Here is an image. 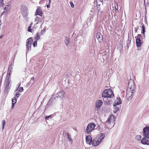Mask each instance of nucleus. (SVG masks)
Here are the masks:
<instances>
[{
    "label": "nucleus",
    "mask_w": 149,
    "mask_h": 149,
    "mask_svg": "<svg viewBox=\"0 0 149 149\" xmlns=\"http://www.w3.org/2000/svg\"><path fill=\"white\" fill-rule=\"evenodd\" d=\"M113 96L114 94L111 88L105 90L102 92V96L103 97L111 98Z\"/></svg>",
    "instance_id": "f257e3e1"
},
{
    "label": "nucleus",
    "mask_w": 149,
    "mask_h": 149,
    "mask_svg": "<svg viewBox=\"0 0 149 149\" xmlns=\"http://www.w3.org/2000/svg\"><path fill=\"white\" fill-rule=\"evenodd\" d=\"M5 79L4 84L5 87L4 92L5 93H7L9 91L11 86L12 82L11 79Z\"/></svg>",
    "instance_id": "f03ea898"
},
{
    "label": "nucleus",
    "mask_w": 149,
    "mask_h": 149,
    "mask_svg": "<svg viewBox=\"0 0 149 149\" xmlns=\"http://www.w3.org/2000/svg\"><path fill=\"white\" fill-rule=\"evenodd\" d=\"M21 12L24 18L26 19L28 15V10L27 8L24 5H22L20 8Z\"/></svg>",
    "instance_id": "7ed1b4c3"
},
{
    "label": "nucleus",
    "mask_w": 149,
    "mask_h": 149,
    "mask_svg": "<svg viewBox=\"0 0 149 149\" xmlns=\"http://www.w3.org/2000/svg\"><path fill=\"white\" fill-rule=\"evenodd\" d=\"M128 85L130 91L135 92V89L136 86L133 79H130L129 80Z\"/></svg>",
    "instance_id": "20e7f679"
},
{
    "label": "nucleus",
    "mask_w": 149,
    "mask_h": 149,
    "mask_svg": "<svg viewBox=\"0 0 149 149\" xmlns=\"http://www.w3.org/2000/svg\"><path fill=\"white\" fill-rule=\"evenodd\" d=\"M96 125L94 123H90L88 124L86 128V132L87 134L91 132L94 129Z\"/></svg>",
    "instance_id": "39448f33"
},
{
    "label": "nucleus",
    "mask_w": 149,
    "mask_h": 149,
    "mask_svg": "<svg viewBox=\"0 0 149 149\" xmlns=\"http://www.w3.org/2000/svg\"><path fill=\"white\" fill-rule=\"evenodd\" d=\"M141 38L142 40L143 39V38L142 37L141 34H138L135 37L136 40V45L137 47H139L141 46L142 43Z\"/></svg>",
    "instance_id": "423d86ee"
},
{
    "label": "nucleus",
    "mask_w": 149,
    "mask_h": 149,
    "mask_svg": "<svg viewBox=\"0 0 149 149\" xmlns=\"http://www.w3.org/2000/svg\"><path fill=\"white\" fill-rule=\"evenodd\" d=\"M134 93L135 92L130 91L129 90H127L126 97L128 100L130 101L132 99Z\"/></svg>",
    "instance_id": "0eeeda50"
},
{
    "label": "nucleus",
    "mask_w": 149,
    "mask_h": 149,
    "mask_svg": "<svg viewBox=\"0 0 149 149\" xmlns=\"http://www.w3.org/2000/svg\"><path fill=\"white\" fill-rule=\"evenodd\" d=\"M33 40L32 37H31L27 40L26 46V48L28 49V51L31 50V47Z\"/></svg>",
    "instance_id": "6e6552de"
},
{
    "label": "nucleus",
    "mask_w": 149,
    "mask_h": 149,
    "mask_svg": "<svg viewBox=\"0 0 149 149\" xmlns=\"http://www.w3.org/2000/svg\"><path fill=\"white\" fill-rule=\"evenodd\" d=\"M57 100L56 97L54 96V95L52 96L51 97L49 100L48 103L46 106V108L48 107L49 106H51L52 105V103L53 102H55V100Z\"/></svg>",
    "instance_id": "1a4fd4ad"
},
{
    "label": "nucleus",
    "mask_w": 149,
    "mask_h": 149,
    "mask_svg": "<svg viewBox=\"0 0 149 149\" xmlns=\"http://www.w3.org/2000/svg\"><path fill=\"white\" fill-rule=\"evenodd\" d=\"M143 136L145 137L149 136V126H146L143 129Z\"/></svg>",
    "instance_id": "9d476101"
},
{
    "label": "nucleus",
    "mask_w": 149,
    "mask_h": 149,
    "mask_svg": "<svg viewBox=\"0 0 149 149\" xmlns=\"http://www.w3.org/2000/svg\"><path fill=\"white\" fill-rule=\"evenodd\" d=\"M65 95V93L63 91H61L59 92L55 95H54V96L56 97V100L58 98H60L61 100L63 98Z\"/></svg>",
    "instance_id": "9b49d317"
},
{
    "label": "nucleus",
    "mask_w": 149,
    "mask_h": 149,
    "mask_svg": "<svg viewBox=\"0 0 149 149\" xmlns=\"http://www.w3.org/2000/svg\"><path fill=\"white\" fill-rule=\"evenodd\" d=\"M100 143L101 142L97 138H95L92 141V144L93 146H96L99 145Z\"/></svg>",
    "instance_id": "f8f14e48"
},
{
    "label": "nucleus",
    "mask_w": 149,
    "mask_h": 149,
    "mask_svg": "<svg viewBox=\"0 0 149 149\" xmlns=\"http://www.w3.org/2000/svg\"><path fill=\"white\" fill-rule=\"evenodd\" d=\"M42 10L41 9V8L40 7H38L36 12L35 14V15H39L40 16H42Z\"/></svg>",
    "instance_id": "ddd939ff"
},
{
    "label": "nucleus",
    "mask_w": 149,
    "mask_h": 149,
    "mask_svg": "<svg viewBox=\"0 0 149 149\" xmlns=\"http://www.w3.org/2000/svg\"><path fill=\"white\" fill-rule=\"evenodd\" d=\"M102 104L103 102L102 100H98L96 102L95 107H96L97 108V109H99L102 105Z\"/></svg>",
    "instance_id": "4468645a"
},
{
    "label": "nucleus",
    "mask_w": 149,
    "mask_h": 149,
    "mask_svg": "<svg viewBox=\"0 0 149 149\" xmlns=\"http://www.w3.org/2000/svg\"><path fill=\"white\" fill-rule=\"evenodd\" d=\"M104 133H101L97 135L96 138H97L98 139L101 143L104 137Z\"/></svg>",
    "instance_id": "2eb2a0df"
},
{
    "label": "nucleus",
    "mask_w": 149,
    "mask_h": 149,
    "mask_svg": "<svg viewBox=\"0 0 149 149\" xmlns=\"http://www.w3.org/2000/svg\"><path fill=\"white\" fill-rule=\"evenodd\" d=\"M96 37L100 42H101L102 41L103 39L102 36L100 33H97L96 34Z\"/></svg>",
    "instance_id": "dca6fc26"
},
{
    "label": "nucleus",
    "mask_w": 149,
    "mask_h": 149,
    "mask_svg": "<svg viewBox=\"0 0 149 149\" xmlns=\"http://www.w3.org/2000/svg\"><path fill=\"white\" fill-rule=\"evenodd\" d=\"M86 143L89 145L92 143V140L90 136H86Z\"/></svg>",
    "instance_id": "f3484780"
},
{
    "label": "nucleus",
    "mask_w": 149,
    "mask_h": 149,
    "mask_svg": "<svg viewBox=\"0 0 149 149\" xmlns=\"http://www.w3.org/2000/svg\"><path fill=\"white\" fill-rule=\"evenodd\" d=\"M141 143L143 144L144 145H147V144L145 143H148L149 142V140H148V139H147L146 138L144 137L141 141Z\"/></svg>",
    "instance_id": "a211bd4d"
},
{
    "label": "nucleus",
    "mask_w": 149,
    "mask_h": 149,
    "mask_svg": "<svg viewBox=\"0 0 149 149\" xmlns=\"http://www.w3.org/2000/svg\"><path fill=\"white\" fill-rule=\"evenodd\" d=\"M11 8V5L10 4L6 6L4 9L5 11V13L8 12L10 9Z\"/></svg>",
    "instance_id": "6ab92c4d"
},
{
    "label": "nucleus",
    "mask_w": 149,
    "mask_h": 149,
    "mask_svg": "<svg viewBox=\"0 0 149 149\" xmlns=\"http://www.w3.org/2000/svg\"><path fill=\"white\" fill-rule=\"evenodd\" d=\"M117 102L116 103H115V104H113V106L114 107H115L117 105H119L121 103V100L120 97L117 98Z\"/></svg>",
    "instance_id": "aec40b11"
},
{
    "label": "nucleus",
    "mask_w": 149,
    "mask_h": 149,
    "mask_svg": "<svg viewBox=\"0 0 149 149\" xmlns=\"http://www.w3.org/2000/svg\"><path fill=\"white\" fill-rule=\"evenodd\" d=\"M40 36H41L40 34V33L39 32H37L35 36V40H38L40 39Z\"/></svg>",
    "instance_id": "412c9836"
},
{
    "label": "nucleus",
    "mask_w": 149,
    "mask_h": 149,
    "mask_svg": "<svg viewBox=\"0 0 149 149\" xmlns=\"http://www.w3.org/2000/svg\"><path fill=\"white\" fill-rule=\"evenodd\" d=\"M102 1V0H97V6H100V5L101 4H103Z\"/></svg>",
    "instance_id": "4be33fe9"
},
{
    "label": "nucleus",
    "mask_w": 149,
    "mask_h": 149,
    "mask_svg": "<svg viewBox=\"0 0 149 149\" xmlns=\"http://www.w3.org/2000/svg\"><path fill=\"white\" fill-rule=\"evenodd\" d=\"M114 109L113 111V113H116L119 110V107L116 106L114 107Z\"/></svg>",
    "instance_id": "5701e85b"
},
{
    "label": "nucleus",
    "mask_w": 149,
    "mask_h": 149,
    "mask_svg": "<svg viewBox=\"0 0 149 149\" xmlns=\"http://www.w3.org/2000/svg\"><path fill=\"white\" fill-rule=\"evenodd\" d=\"M69 38L67 37H66L65 39V42L66 44V45L68 46V43L69 42Z\"/></svg>",
    "instance_id": "b1692460"
},
{
    "label": "nucleus",
    "mask_w": 149,
    "mask_h": 149,
    "mask_svg": "<svg viewBox=\"0 0 149 149\" xmlns=\"http://www.w3.org/2000/svg\"><path fill=\"white\" fill-rule=\"evenodd\" d=\"M13 65L12 64H11L9 66L8 68V72H11L12 71V69L13 67Z\"/></svg>",
    "instance_id": "393cba45"
},
{
    "label": "nucleus",
    "mask_w": 149,
    "mask_h": 149,
    "mask_svg": "<svg viewBox=\"0 0 149 149\" xmlns=\"http://www.w3.org/2000/svg\"><path fill=\"white\" fill-rule=\"evenodd\" d=\"M17 100V99L16 97H13L12 101V104L13 105H14L16 103Z\"/></svg>",
    "instance_id": "a878e982"
},
{
    "label": "nucleus",
    "mask_w": 149,
    "mask_h": 149,
    "mask_svg": "<svg viewBox=\"0 0 149 149\" xmlns=\"http://www.w3.org/2000/svg\"><path fill=\"white\" fill-rule=\"evenodd\" d=\"M11 72H8V71L7 76L6 77V79H10V74Z\"/></svg>",
    "instance_id": "bb28decb"
},
{
    "label": "nucleus",
    "mask_w": 149,
    "mask_h": 149,
    "mask_svg": "<svg viewBox=\"0 0 149 149\" xmlns=\"http://www.w3.org/2000/svg\"><path fill=\"white\" fill-rule=\"evenodd\" d=\"M142 30L141 31V33L142 34H144L145 33V28L144 26V25L143 24H142Z\"/></svg>",
    "instance_id": "cd10ccee"
},
{
    "label": "nucleus",
    "mask_w": 149,
    "mask_h": 149,
    "mask_svg": "<svg viewBox=\"0 0 149 149\" xmlns=\"http://www.w3.org/2000/svg\"><path fill=\"white\" fill-rule=\"evenodd\" d=\"M62 132L63 135L64 137L66 136V135H67L68 134H69V133L66 132V130H64Z\"/></svg>",
    "instance_id": "c85d7f7f"
},
{
    "label": "nucleus",
    "mask_w": 149,
    "mask_h": 149,
    "mask_svg": "<svg viewBox=\"0 0 149 149\" xmlns=\"http://www.w3.org/2000/svg\"><path fill=\"white\" fill-rule=\"evenodd\" d=\"M37 41H38V40H35L33 42V46L34 47H36L37 46Z\"/></svg>",
    "instance_id": "c756f323"
},
{
    "label": "nucleus",
    "mask_w": 149,
    "mask_h": 149,
    "mask_svg": "<svg viewBox=\"0 0 149 149\" xmlns=\"http://www.w3.org/2000/svg\"><path fill=\"white\" fill-rule=\"evenodd\" d=\"M6 124V121L5 120H2V130H3L4 128V126Z\"/></svg>",
    "instance_id": "7c9ffc66"
},
{
    "label": "nucleus",
    "mask_w": 149,
    "mask_h": 149,
    "mask_svg": "<svg viewBox=\"0 0 149 149\" xmlns=\"http://www.w3.org/2000/svg\"><path fill=\"white\" fill-rule=\"evenodd\" d=\"M46 30L45 29H43L42 30L41 32L40 33V36L42 35L45 32Z\"/></svg>",
    "instance_id": "2f4dec72"
},
{
    "label": "nucleus",
    "mask_w": 149,
    "mask_h": 149,
    "mask_svg": "<svg viewBox=\"0 0 149 149\" xmlns=\"http://www.w3.org/2000/svg\"><path fill=\"white\" fill-rule=\"evenodd\" d=\"M97 11L98 13L100 12V13H102V11L100 10V6H97Z\"/></svg>",
    "instance_id": "473e14b6"
},
{
    "label": "nucleus",
    "mask_w": 149,
    "mask_h": 149,
    "mask_svg": "<svg viewBox=\"0 0 149 149\" xmlns=\"http://www.w3.org/2000/svg\"><path fill=\"white\" fill-rule=\"evenodd\" d=\"M136 137L137 139V140L138 141H140L141 139V135H137Z\"/></svg>",
    "instance_id": "72a5a7b5"
},
{
    "label": "nucleus",
    "mask_w": 149,
    "mask_h": 149,
    "mask_svg": "<svg viewBox=\"0 0 149 149\" xmlns=\"http://www.w3.org/2000/svg\"><path fill=\"white\" fill-rule=\"evenodd\" d=\"M67 137L68 140L69 141H72V139L70 138V136L69 134H68Z\"/></svg>",
    "instance_id": "f704fd0d"
},
{
    "label": "nucleus",
    "mask_w": 149,
    "mask_h": 149,
    "mask_svg": "<svg viewBox=\"0 0 149 149\" xmlns=\"http://www.w3.org/2000/svg\"><path fill=\"white\" fill-rule=\"evenodd\" d=\"M52 115H51L49 116H46L45 117V118L46 120H48V118H52Z\"/></svg>",
    "instance_id": "c9c22d12"
},
{
    "label": "nucleus",
    "mask_w": 149,
    "mask_h": 149,
    "mask_svg": "<svg viewBox=\"0 0 149 149\" xmlns=\"http://www.w3.org/2000/svg\"><path fill=\"white\" fill-rule=\"evenodd\" d=\"M40 18L39 17H37L35 19V22H39L40 21Z\"/></svg>",
    "instance_id": "e433bc0d"
},
{
    "label": "nucleus",
    "mask_w": 149,
    "mask_h": 149,
    "mask_svg": "<svg viewBox=\"0 0 149 149\" xmlns=\"http://www.w3.org/2000/svg\"><path fill=\"white\" fill-rule=\"evenodd\" d=\"M31 26H29L28 27V31L30 32H32V30L31 29Z\"/></svg>",
    "instance_id": "4c0bfd02"
},
{
    "label": "nucleus",
    "mask_w": 149,
    "mask_h": 149,
    "mask_svg": "<svg viewBox=\"0 0 149 149\" xmlns=\"http://www.w3.org/2000/svg\"><path fill=\"white\" fill-rule=\"evenodd\" d=\"M24 89L22 87H21L19 88V89L18 91H19L20 92H22L23 91Z\"/></svg>",
    "instance_id": "58836bf2"
},
{
    "label": "nucleus",
    "mask_w": 149,
    "mask_h": 149,
    "mask_svg": "<svg viewBox=\"0 0 149 149\" xmlns=\"http://www.w3.org/2000/svg\"><path fill=\"white\" fill-rule=\"evenodd\" d=\"M111 122V120H109V119H108L105 122V124L107 123H108V124H110Z\"/></svg>",
    "instance_id": "ea45409f"
},
{
    "label": "nucleus",
    "mask_w": 149,
    "mask_h": 149,
    "mask_svg": "<svg viewBox=\"0 0 149 149\" xmlns=\"http://www.w3.org/2000/svg\"><path fill=\"white\" fill-rule=\"evenodd\" d=\"M114 118V116H110L108 119H109V120H111V121H112L113 119Z\"/></svg>",
    "instance_id": "a19ab883"
},
{
    "label": "nucleus",
    "mask_w": 149,
    "mask_h": 149,
    "mask_svg": "<svg viewBox=\"0 0 149 149\" xmlns=\"http://www.w3.org/2000/svg\"><path fill=\"white\" fill-rule=\"evenodd\" d=\"M19 94L18 92H17L16 93L15 95V97H19Z\"/></svg>",
    "instance_id": "79ce46f5"
},
{
    "label": "nucleus",
    "mask_w": 149,
    "mask_h": 149,
    "mask_svg": "<svg viewBox=\"0 0 149 149\" xmlns=\"http://www.w3.org/2000/svg\"><path fill=\"white\" fill-rule=\"evenodd\" d=\"M70 4L72 8H73L74 7V5L72 2H70Z\"/></svg>",
    "instance_id": "37998d69"
},
{
    "label": "nucleus",
    "mask_w": 149,
    "mask_h": 149,
    "mask_svg": "<svg viewBox=\"0 0 149 149\" xmlns=\"http://www.w3.org/2000/svg\"><path fill=\"white\" fill-rule=\"evenodd\" d=\"M115 9L116 10V11H117V12H118V6H117L116 7V6H115Z\"/></svg>",
    "instance_id": "c03bdc74"
},
{
    "label": "nucleus",
    "mask_w": 149,
    "mask_h": 149,
    "mask_svg": "<svg viewBox=\"0 0 149 149\" xmlns=\"http://www.w3.org/2000/svg\"><path fill=\"white\" fill-rule=\"evenodd\" d=\"M145 137L147 139H148V140H149V136L148 137ZM145 144H147V145H149V142L148 143H144Z\"/></svg>",
    "instance_id": "a18cd8bd"
},
{
    "label": "nucleus",
    "mask_w": 149,
    "mask_h": 149,
    "mask_svg": "<svg viewBox=\"0 0 149 149\" xmlns=\"http://www.w3.org/2000/svg\"><path fill=\"white\" fill-rule=\"evenodd\" d=\"M143 39L144 38H145V33H144V34H143Z\"/></svg>",
    "instance_id": "49530a36"
},
{
    "label": "nucleus",
    "mask_w": 149,
    "mask_h": 149,
    "mask_svg": "<svg viewBox=\"0 0 149 149\" xmlns=\"http://www.w3.org/2000/svg\"><path fill=\"white\" fill-rule=\"evenodd\" d=\"M3 2V0H0V4H1V3Z\"/></svg>",
    "instance_id": "de8ad7c7"
},
{
    "label": "nucleus",
    "mask_w": 149,
    "mask_h": 149,
    "mask_svg": "<svg viewBox=\"0 0 149 149\" xmlns=\"http://www.w3.org/2000/svg\"><path fill=\"white\" fill-rule=\"evenodd\" d=\"M139 28V27H138L136 29H135V33H136L137 32V29Z\"/></svg>",
    "instance_id": "09e8293b"
},
{
    "label": "nucleus",
    "mask_w": 149,
    "mask_h": 149,
    "mask_svg": "<svg viewBox=\"0 0 149 149\" xmlns=\"http://www.w3.org/2000/svg\"><path fill=\"white\" fill-rule=\"evenodd\" d=\"M47 8H50V5H49V4H48L47 5Z\"/></svg>",
    "instance_id": "8fccbe9b"
},
{
    "label": "nucleus",
    "mask_w": 149,
    "mask_h": 149,
    "mask_svg": "<svg viewBox=\"0 0 149 149\" xmlns=\"http://www.w3.org/2000/svg\"><path fill=\"white\" fill-rule=\"evenodd\" d=\"M49 0V3L50 4L51 2V0Z\"/></svg>",
    "instance_id": "3c124183"
},
{
    "label": "nucleus",
    "mask_w": 149,
    "mask_h": 149,
    "mask_svg": "<svg viewBox=\"0 0 149 149\" xmlns=\"http://www.w3.org/2000/svg\"><path fill=\"white\" fill-rule=\"evenodd\" d=\"M34 77H33L31 78V80H32L33 81H34Z\"/></svg>",
    "instance_id": "603ef678"
},
{
    "label": "nucleus",
    "mask_w": 149,
    "mask_h": 149,
    "mask_svg": "<svg viewBox=\"0 0 149 149\" xmlns=\"http://www.w3.org/2000/svg\"><path fill=\"white\" fill-rule=\"evenodd\" d=\"M3 35H1V36H0V38H2L3 37Z\"/></svg>",
    "instance_id": "864d4df0"
},
{
    "label": "nucleus",
    "mask_w": 149,
    "mask_h": 149,
    "mask_svg": "<svg viewBox=\"0 0 149 149\" xmlns=\"http://www.w3.org/2000/svg\"><path fill=\"white\" fill-rule=\"evenodd\" d=\"M1 5H2L3 6H4L5 5L4 4V3H3H3H1Z\"/></svg>",
    "instance_id": "5fc2aeb1"
},
{
    "label": "nucleus",
    "mask_w": 149,
    "mask_h": 149,
    "mask_svg": "<svg viewBox=\"0 0 149 149\" xmlns=\"http://www.w3.org/2000/svg\"><path fill=\"white\" fill-rule=\"evenodd\" d=\"M33 24V23L32 22H31V24H30L29 26H31H31Z\"/></svg>",
    "instance_id": "6e6d98bb"
},
{
    "label": "nucleus",
    "mask_w": 149,
    "mask_h": 149,
    "mask_svg": "<svg viewBox=\"0 0 149 149\" xmlns=\"http://www.w3.org/2000/svg\"><path fill=\"white\" fill-rule=\"evenodd\" d=\"M5 12V11H4L1 14V16L4 14V12Z\"/></svg>",
    "instance_id": "4d7b16f0"
},
{
    "label": "nucleus",
    "mask_w": 149,
    "mask_h": 149,
    "mask_svg": "<svg viewBox=\"0 0 149 149\" xmlns=\"http://www.w3.org/2000/svg\"><path fill=\"white\" fill-rule=\"evenodd\" d=\"M13 107H14V105H13L12 104V108L13 109Z\"/></svg>",
    "instance_id": "13d9d810"
},
{
    "label": "nucleus",
    "mask_w": 149,
    "mask_h": 149,
    "mask_svg": "<svg viewBox=\"0 0 149 149\" xmlns=\"http://www.w3.org/2000/svg\"><path fill=\"white\" fill-rule=\"evenodd\" d=\"M117 12H117V11H116V10H115V13H116Z\"/></svg>",
    "instance_id": "bf43d9fd"
},
{
    "label": "nucleus",
    "mask_w": 149,
    "mask_h": 149,
    "mask_svg": "<svg viewBox=\"0 0 149 149\" xmlns=\"http://www.w3.org/2000/svg\"><path fill=\"white\" fill-rule=\"evenodd\" d=\"M38 22H37L36 23V24H38Z\"/></svg>",
    "instance_id": "052dcab7"
},
{
    "label": "nucleus",
    "mask_w": 149,
    "mask_h": 149,
    "mask_svg": "<svg viewBox=\"0 0 149 149\" xmlns=\"http://www.w3.org/2000/svg\"><path fill=\"white\" fill-rule=\"evenodd\" d=\"M146 23H147V22L146 20Z\"/></svg>",
    "instance_id": "680f3d73"
}]
</instances>
